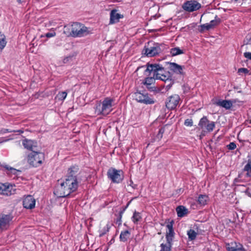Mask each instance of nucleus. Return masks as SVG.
Returning a JSON list of instances; mask_svg holds the SVG:
<instances>
[{"instance_id":"21","label":"nucleus","mask_w":251,"mask_h":251,"mask_svg":"<svg viewBox=\"0 0 251 251\" xmlns=\"http://www.w3.org/2000/svg\"><path fill=\"white\" fill-rule=\"evenodd\" d=\"M130 235V232L128 230L122 231L120 235V240L121 241L125 242L127 241Z\"/></svg>"},{"instance_id":"5","label":"nucleus","mask_w":251,"mask_h":251,"mask_svg":"<svg viewBox=\"0 0 251 251\" xmlns=\"http://www.w3.org/2000/svg\"><path fill=\"white\" fill-rule=\"evenodd\" d=\"M148 45H149V43H148ZM161 47H163L162 45L155 43H154L153 46L151 47L145 45L142 50V54L148 57L155 56L162 51L163 50Z\"/></svg>"},{"instance_id":"37","label":"nucleus","mask_w":251,"mask_h":251,"mask_svg":"<svg viewBox=\"0 0 251 251\" xmlns=\"http://www.w3.org/2000/svg\"><path fill=\"white\" fill-rule=\"evenodd\" d=\"M132 219L134 223H137L141 219L140 213L135 211L133 213Z\"/></svg>"},{"instance_id":"11","label":"nucleus","mask_w":251,"mask_h":251,"mask_svg":"<svg viewBox=\"0 0 251 251\" xmlns=\"http://www.w3.org/2000/svg\"><path fill=\"white\" fill-rule=\"evenodd\" d=\"M23 145L25 148L34 152V151H38L37 142L25 139L23 141Z\"/></svg>"},{"instance_id":"8","label":"nucleus","mask_w":251,"mask_h":251,"mask_svg":"<svg viewBox=\"0 0 251 251\" xmlns=\"http://www.w3.org/2000/svg\"><path fill=\"white\" fill-rule=\"evenodd\" d=\"M180 100L178 95L174 94L169 96L166 100V106L168 109L173 110L176 108Z\"/></svg>"},{"instance_id":"56","label":"nucleus","mask_w":251,"mask_h":251,"mask_svg":"<svg viewBox=\"0 0 251 251\" xmlns=\"http://www.w3.org/2000/svg\"><path fill=\"white\" fill-rule=\"evenodd\" d=\"M165 72L164 70L163 71V72H159V73L160 74H164V73Z\"/></svg>"},{"instance_id":"36","label":"nucleus","mask_w":251,"mask_h":251,"mask_svg":"<svg viewBox=\"0 0 251 251\" xmlns=\"http://www.w3.org/2000/svg\"><path fill=\"white\" fill-rule=\"evenodd\" d=\"M174 83V81L172 78L165 82L164 87L166 91H168L173 86Z\"/></svg>"},{"instance_id":"45","label":"nucleus","mask_w":251,"mask_h":251,"mask_svg":"<svg viewBox=\"0 0 251 251\" xmlns=\"http://www.w3.org/2000/svg\"><path fill=\"white\" fill-rule=\"evenodd\" d=\"M164 132V129L163 128H161L159 129L158 131V133L157 134L156 137L158 139H161L163 136V134Z\"/></svg>"},{"instance_id":"47","label":"nucleus","mask_w":251,"mask_h":251,"mask_svg":"<svg viewBox=\"0 0 251 251\" xmlns=\"http://www.w3.org/2000/svg\"><path fill=\"white\" fill-rule=\"evenodd\" d=\"M249 73V70L245 68H239L238 70V73L239 74L241 73L248 74Z\"/></svg>"},{"instance_id":"34","label":"nucleus","mask_w":251,"mask_h":251,"mask_svg":"<svg viewBox=\"0 0 251 251\" xmlns=\"http://www.w3.org/2000/svg\"><path fill=\"white\" fill-rule=\"evenodd\" d=\"M221 22V19L218 17L217 16H216L215 17V19L211 20L210 22L209 23V24L212 26V28H213L215 26L218 25Z\"/></svg>"},{"instance_id":"15","label":"nucleus","mask_w":251,"mask_h":251,"mask_svg":"<svg viewBox=\"0 0 251 251\" xmlns=\"http://www.w3.org/2000/svg\"><path fill=\"white\" fill-rule=\"evenodd\" d=\"M226 247L228 251H246L241 244L236 242L227 243Z\"/></svg>"},{"instance_id":"42","label":"nucleus","mask_w":251,"mask_h":251,"mask_svg":"<svg viewBox=\"0 0 251 251\" xmlns=\"http://www.w3.org/2000/svg\"><path fill=\"white\" fill-rule=\"evenodd\" d=\"M5 168H6L7 170L9 171L12 174H13L14 175L17 174V172H21V171L16 170L13 168L12 167H9L8 166L6 165L4 167Z\"/></svg>"},{"instance_id":"53","label":"nucleus","mask_w":251,"mask_h":251,"mask_svg":"<svg viewBox=\"0 0 251 251\" xmlns=\"http://www.w3.org/2000/svg\"><path fill=\"white\" fill-rule=\"evenodd\" d=\"M244 56L249 59L251 60V52H246L244 53Z\"/></svg>"},{"instance_id":"28","label":"nucleus","mask_w":251,"mask_h":251,"mask_svg":"<svg viewBox=\"0 0 251 251\" xmlns=\"http://www.w3.org/2000/svg\"><path fill=\"white\" fill-rule=\"evenodd\" d=\"M175 232L174 229L168 230L166 232V239L167 242H172L173 238L174 237Z\"/></svg>"},{"instance_id":"9","label":"nucleus","mask_w":251,"mask_h":251,"mask_svg":"<svg viewBox=\"0 0 251 251\" xmlns=\"http://www.w3.org/2000/svg\"><path fill=\"white\" fill-rule=\"evenodd\" d=\"M201 8V4L196 0L187 1L182 5V8L186 11L191 12Z\"/></svg>"},{"instance_id":"38","label":"nucleus","mask_w":251,"mask_h":251,"mask_svg":"<svg viewBox=\"0 0 251 251\" xmlns=\"http://www.w3.org/2000/svg\"><path fill=\"white\" fill-rule=\"evenodd\" d=\"M63 33L67 36H72V26L66 25L64 27Z\"/></svg>"},{"instance_id":"14","label":"nucleus","mask_w":251,"mask_h":251,"mask_svg":"<svg viewBox=\"0 0 251 251\" xmlns=\"http://www.w3.org/2000/svg\"><path fill=\"white\" fill-rule=\"evenodd\" d=\"M66 186H69L74 191H75L78 187V181L77 178H71L68 176L63 181Z\"/></svg>"},{"instance_id":"40","label":"nucleus","mask_w":251,"mask_h":251,"mask_svg":"<svg viewBox=\"0 0 251 251\" xmlns=\"http://www.w3.org/2000/svg\"><path fill=\"white\" fill-rule=\"evenodd\" d=\"M212 26L210 25L209 23H207L205 24L201 25V29L200 31L201 32H203L204 30H209L210 29H212Z\"/></svg>"},{"instance_id":"32","label":"nucleus","mask_w":251,"mask_h":251,"mask_svg":"<svg viewBox=\"0 0 251 251\" xmlns=\"http://www.w3.org/2000/svg\"><path fill=\"white\" fill-rule=\"evenodd\" d=\"M155 79V78L153 76V77H147L145 79V81L143 82V84L146 85V86H151L154 83Z\"/></svg>"},{"instance_id":"3","label":"nucleus","mask_w":251,"mask_h":251,"mask_svg":"<svg viewBox=\"0 0 251 251\" xmlns=\"http://www.w3.org/2000/svg\"><path fill=\"white\" fill-rule=\"evenodd\" d=\"M71 26L72 37H81L87 36L90 33L88 28L83 24L79 23H74Z\"/></svg>"},{"instance_id":"12","label":"nucleus","mask_w":251,"mask_h":251,"mask_svg":"<svg viewBox=\"0 0 251 251\" xmlns=\"http://www.w3.org/2000/svg\"><path fill=\"white\" fill-rule=\"evenodd\" d=\"M166 64H169V68L171 71L177 74L183 75L185 73L183 72L184 67L179 65L176 63L174 62H166Z\"/></svg>"},{"instance_id":"13","label":"nucleus","mask_w":251,"mask_h":251,"mask_svg":"<svg viewBox=\"0 0 251 251\" xmlns=\"http://www.w3.org/2000/svg\"><path fill=\"white\" fill-rule=\"evenodd\" d=\"M23 204L25 208L31 209L35 207V200L32 196L28 195L24 199Z\"/></svg>"},{"instance_id":"29","label":"nucleus","mask_w":251,"mask_h":251,"mask_svg":"<svg viewBox=\"0 0 251 251\" xmlns=\"http://www.w3.org/2000/svg\"><path fill=\"white\" fill-rule=\"evenodd\" d=\"M243 170L247 172L246 174V176L247 177L251 176V160H248V163L245 166Z\"/></svg>"},{"instance_id":"43","label":"nucleus","mask_w":251,"mask_h":251,"mask_svg":"<svg viewBox=\"0 0 251 251\" xmlns=\"http://www.w3.org/2000/svg\"><path fill=\"white\" fill-rule=\"evenodd\" d=\"M1 132L2 133H7V132H20V133H23V131H22L21 130L15 131V130H10L9 129L3 128V129H2L1 130Z\"/></svg>"},{"instance_id":"33","label":"nucleus","mask_w":251,"mask_h":251,"mask_svg":"<svg viewBox=\"0 0 251 251\" xmlns=\"http://www.w3.org/2000/svg\"><path fill=\"white\" fill-rule=\"evenodd\" d=\"M187 235L189 240H194L196 239L197 233L194 230L190 229L187 231Z\"/></svg>"},{"instance_id":"10","label":"nucleus","mask_w":251,"mask_h":251,"mask_svg":"<svg viewBox=\"0 0 251 251\" xmlns=\"http://www.w3.org/2000/svg\"><path fill=\"white\" fill-rule=\"evenodd\" d=\"M15 187V185L0 183V194L7 196L14 194L16 191Z\"/></svg>"},{"instance_id":"26","label":"nucleus","mask_w":251,"mask_h":251,"mask_svg":"<svg viewBox=\"0 0 251 251\" xmlns=\"http://www.w3.org/2000/svg\"><path fill=\"white\" fill-rule=\"evenodd\" d=\"M209 122V120L206 116H203L199 121L198 126L201 129H203Z\"/></svg>"},{"instance_id":"4","label":"nucleus","mask_w":251,"mask_h":251,"mask_svg":"<svg viewBox=\"0 0 251 251\" xmlns=\"http://www.w3.org/2000/svg\"><path fill=\"white\" fill-rule=\"evenodd\" d=\"M44 159V153L38 151L30 153L27 157L28 163L33 167H37L42 163Z\"/></svg>"},{"instance_id":"16","label":"nucleus","mask_w":251,"mask_h":251,"mask_svg":"<svg viewBox=\"0 0 251 251\" xmlns=\"http://www.w3.org/2000/svg\"><path fill=\"white\" fill-rule=\"evenodd\" d=\"M109 24L119 22V19L123 18V15L117 13V10L114 9L111 11Z\"/></svg>"},{"instance_id":"18","label":"nucleus","mask_w":251,"mask_h":251,"mask_svg":"<svg viewBox=\"0 0 251 251\" xmlns=\"http://www.w3.org/2000/svg\"><path fill=\"white\" fill-rule=\"evenodd\" d=\"M11 219L9 215L3 214L0 215V229L3 230L6 228Z\"/></svg>"},{"instance_id":"44","label":"nucleus","mask_w":251,"mask_h":251,"mask_svg":"<svg viewBox=\"0 0 251 251\" xmlns=\"http://www.w3.org/2000/svg\"><path fill=\"white\" fill-rule=\"evenodd\" d=\"M193 123V120L191 119H187L185 120L184 122V125L187 126H192Z\"/></svg>"},{"instance_id":"1","label":"nucleus","mask_w":251,"mask_h":251,"mask_svg":"<svg viewBox=\"0 0 251 251\" xmlns=\"http://www.w3.org/2000/svg\"><path fill=\"white\" fill-rule=\"evenodd\" d=\"M147 68L145 70V72L150 73H153V76L156 79H160L164 82L172 78L169 72H165V74H160L159 72H163L164 67L162 64H149L148 63Z\"/></svg>"},{"instance_id":"46","label":"nucleus","mask_w":251,"mask_h":251,"mask_svg":"<svg viewBox=\"0 0 251 251\" xmlns=\"http://www.w3.org/2000/svg\"><path fill=\"white\" fill-rule=\"evenodd\" d=\"M227 148L229 150H233L236 148V145L234 142H231L227 146Z\"/></svg>"},{"instance_id":"23","label":"nucleus","mask_w":251,"mask_h":251,"mask_svg":"<svg viewBox=\"0 0 251 251\" xmlns=\"http://www.w3.org/2000/svg\"><path fill=\"white\" fill-rule=\"evenodd\" d=\"M7 43L6 37L4 34L0 32V50H2L5 47Z\"/></svg>"},{"instance_id":"31","label":"nucleus","mask_w":251,"mask_h":251,"mask_svg":"<svg viewBox=\"0 0 251 251\" xmlns=\"http://www.w3.org/2000/svg\"><path fill=\"white\" fill-rule=\"evenodd\" d=\"M215 127V123L214 122H210L209 121V122L208 124H206V126L205 127L207 131L208 132H212L214 127Z\"/></svg>"},{"instance_id":"49","label":"nucleus","mask_w":251,"mask_h":251,"mask_svg":"<svg viewBox=\"0 0 251 251\" xmlns=\"http://www.w3.org/2000/svg\"><path fill=\"white\" fill-rule=\"evenodd\" d=\"M174 221L172 220L171 222H169L167 225L166 226L168 230H172L173 229V224H174Z\"/></svg>"},{"instance_id":"58","label":"nucleus","mask_w":251,"mask_h":251,"mask_svg":"<svg viewBox=\"0 0 251 251\" xmlns=\"http://www.w3.org/2000/svg\"><path fill=\"white\" fill-rule=\"evenodd\" d=\"M131 186V185H134L133 184V182L131 181V183L130 184Z\"/></svg>"},{"instance_id":"7","label":"nucleus","mask_w":251,"mask_h":251,"mask_svg":"<svg viewBox=\"0 0 251 251\" xmlns=\"http://www.w3.org/2000/svg\"><path fill=\"white\" fill-rule=\"evenodd\" d=\"M74 192L71 187L66 186L63 182H61L56 185L53 193L57 197L64 198Z\"/></svg>"},{"instance_id":"20","label":"nucleus","mask_w":251,"mask_h":251,"mask_svg":"<svg viewBox=\"0 0 251 251\" xmlns=\"http://www.w3.org/2000/svg\"><path fill=\"white\" fill-rule=\"evenodd\" d=\"M176 211L177 216L179 217H183L188 213V209L182 205L177 206L176 208Z\"/></svg>"},{"instance_id":"41","label":"nucleus","mask_w":251,"mask_h":251,"mask_svg":"<svg viewBox=\"0 0 251 251\" xmlns=\"http://www.w3.org/2000/svg\"><path fill=\"white\" fill-rule=\"evenodd\" d=\"M110 226L108 225H106V226L104 227L101 231H100V234L99 236L102 237L106 233V232L109 231V230L110 229Z\"/></svg>"},{"instance_id":"6","label":"nucleus","mask_w":251,"mask_h":251,"mask_svg":"<svg viewBox=\"0 0 251 251\" xmlns=\"http://www.w3.org/2000/svg\"><path fill=\"white\" fill-rule=\"evenodd\" d=\"M107 175L108 178L111 180L113 183H119L122 181L124 176L123 172L121 170H117L113 168H110L108 169Z\"/></svg>"},{"instance_id":"39","label":"nucleus","mask_w":251,"mask_h":251,"mask_svg":"<svg viewBox=\"0 0 251 251\" xmlns=\"http://www.w3.org/2000/svg\"><path fill=\"white\" fill-rule=\"evenodd\" d=\"M128 205V203L127 204V206L123 208V209L119 212L118 217L117 218L116 220V223L118 224L119 226L121 225L122 224V218L123 213H124L126 207Z\"/></svg>"},{"instance_id":"48","label":"nucleus","mask_w":251,"mask_h":251,"mask_svg":"<svg viewBox=\"0 0 251 251\" xmlns=\"http://www.w3.org/2000/svg\"><path fill=\"white\" fill-rule=\"evenodd\" d=\"M56 35V33L54 31L51 32H48L46 33L45 36L47 38H50L54 37Z\"/></svg>"},{"instance_id":"54","label":"nucleus","mask_w":251,"mask_h":251,"mask_svg":"<svg viewBox=\"0 0 251 251\" xmlns=\"http://www.w3.org/2000/svg\"><path fill=\"white\" fill-rule=\"evenodd\" d=\"M245 193L249 197H251V194L250 192L249 191V188L246 189V190L245 191Z\"/></svg>"},{"instance_id":"30","label":"nucleus","mask_w":251,"mask_h":251,"mask_svg":"<svg viewBox=\"0 0 251 251\" xmlns=\"http://www.w3.org/2000/svg\"><path fill=\"white\" fill-rule=\"evenodd\" d=\"M208 200V197L205 195H200L198 199V202L201 204L204 205L206 204Z\"/></svg>"},{"instance_id":"2","label":"nucleus","mask_w":251,"mask_h":251,"mask_svg":"<svg viewBox=\"0 0 251 251\" xmlns=\"http://www.w3.org/2000/svg\"><path fill=\"white\" fill-rule=\"evenodd\" d=\"M113 99L107 97L104 99L102 102H98L95 105V113L98 115L106 116L112 110Z\"/></svg>"},{"instance_id":"50","label":"nucleus","mask_w":251,"mask_h":251,"mask_svg":"<svg viewBox=\"0 0 251 251\" xmlns=\"http://www.w3.org/2000/svg\"><path fill=\"white\" fill-rule=\"evenodd\" d=\"M232 1H234L235 2L239 1V3H240V5H242L247 1H248L249 3H251V0H232Z\"/></svg>"},{"instance_id":"22","label":"nucleus","mask_w":251,"mask_h":251,"mask_svg":"<svg viewBox=\"0 0 251 251\" xmlns=\"http://www.w3.org/2000/svg\"><path fill=\"white\" fill-rule=\"evenodd\" d=\"M155 100L152 98H151L149 96V94L148 93H145V98L143 99L141 103H144L145 104H152L154 103Z\"/></svg>"},{"instance_id":"55","label":"nucleus","mask_w":251,"mask_h":251,"mask_svg":"<svg viewBox=\"0 0 251 251\" xmlns=\"http://www.w3.org/2000/svg\"><path fill=\"white\" fill-rule=\"evenodd\" d=\"M17 1L20 3H21V0H17Z\"/></svg>"},{"instance_id":"27","label":"nucleus","mask_w":251,"mask_h":251,"mask_svg":"<svg viewBox=\"0 0 251 251\" xmlns=\"http://www.w3.org/2000/svg\"><path fill=\"white\" fill-rule=\"evenodd\" d=\"M145 94L141 93V92L137 91L134 93L135 100L138 102L141 103L143 99L145 98Z\"/></svg>"},{"instance_id":"51","label":"nucleus","mask_w":251,"mask_h":251,"mask_svg":"<svg viewBox=\"0 0 251 251\" xmlns=\"http://www.w3.org/2000/svg\"><path fill=\"white\" fill-rule=\"evenodd\" d=\"M73 56H68L66 57H65L64 60H63V62L64 63H67L68 62H69V61L70 60H72V58H73Z\"/></svg>"},{"instance_id":"57","label":"nucleus","mask_w":251,"mask_h":251,"mask_svg":"<svg viewBox=\"0 0 251 251\" xmlns=\"http://www.w3.org/2000/svg\"><path fill=\"white\" fill-rule=\"evenodd\" d=\"M131 186H132V188H135L136 185H131Z\"/></svg>"},{"instance_id":"24","label":"nucleus","mask_w":251,"mask_h":251,"mask_svg":"<svg viewBox=\"0 0 251 251\" xmlns=\"http://www.w3.org/2000/svg\"><path fill=\"white\" fill-rule=\"evenodd\" d=\"M170 53L172 56H175L177 55L184 53L183 50L178 47L174 48L171 49Z\"/></svg>"},{"instance_id":"52","label":"nucleus","mask_w":251,"mask_h":251,"mask_svg":"<svg viewBox=\"0 0 251 251\" xmlns=\"http://www.w3.org/2000/svg\"><path fill=\"white\" fill-rule=\"evenodd\" d=\"M147 89L150 90V91H156V88L155 86H152L151 85L149 86H146Z\"/></svg>"},{"instance_id":"35","label":"nucleus","mask_w":251,"mask_h":251,"mask_svg":"<svg viewBox=\"0 0 251 251\" xmlns=\"http://www.w3.org/2000/svg\"><path fill=\"white\" fill-rule=\"evenodd\" d=\"M67 95V93L66 91L59 92L56 96L55 99H57L59 100H64Z\"/></svg>"},{"instance_id":"19","label":"nucleus","mask_w":251,"mask_h":251,"mask_svg":"<svg viewBox=\"0 0 251 251\" xmlns=\"http://www.w3.org/2000/svg\"><path fill=\"white\" fill-rule=\"evenodd\" d=\"M79 168L77 166H73L68 169V176H67L77 178V176Z\"/></svg>"},{"instance_id":"17","label":"nucleus","mask_w":251,"mask_h":251,"mask_svg":"<svg viewBox=\"0 0 251 251\" xmlns=\"http://www.w3.org/2000/svg\"><path fill=\"white\" fill-rule=\"evenodd\" d=\"M237 101L235 99L219 100L216 102V104L226 109H229L232 107L233 103H236Z\"/></svg>"},{"instance_id":"25","label":"nucleus","mask_w":251,"mask_h":251,"mask_svg":"<svg viewBox=\"0 0 251 251\" xmlns=\"http://www.w3.org/2000/svg\"><path fill=\"white\" fill-rule=\"evenodd\" d=\"M172 242H167L166 244L162 243L160 245L161 250L160 251H171Z\"/></svg>"}]
</instances>
